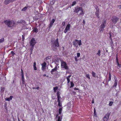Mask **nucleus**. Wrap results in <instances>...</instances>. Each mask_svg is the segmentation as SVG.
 I'll return each mask as SVG.
<instances>
[{
  "label": "nucleus",
  "mask_w": 121,
  "mask_h": 121,
  "mask_svg": "<svg viewBox=\"0 0 121 121\" xmlns=\"http://www.w3.org/2000/svg\"><path fill=\"white\" fill-rule=\"evenodd\" d=\"M28 7H25L22 9V11H25L28 8Z\"/></svg>",
  "instance_id": "24"
},
{
  "label": "nucleus",
  "mask_w": 121,
  "mask_h": 121,
  "mask_svg": "<svg viewBox=\"0 0 121 121\" xmlns=\"http://www.w3.org/2000/svg\"><path fill=\"white\" fill-rule=\"evenodd\" d=\"M55 20L54 19H52L51 21L50 22V24H49V27H52L53 23L55 22Z\"/></svg>",
  "instance_id": "14"
},
{
  "label": "nucleus",
  "mask_w": 121,
  "mask_h": 121,
  "mask_svg": "<svg viewBox=\"0 0 121 121\" xmlns=\"http://www.w3.org/2000/svg\"><path fill=\"white\" fill-rule=\"evenodd\" d=\"M57 101L58 102H60V99L57 98Z\"/></svg>",
  "instance_id": "54"
},
{
  "label": "nucleus",
  "mask_w": 121,
  "mask_h": 121,
  "mask_svg": "<svg viewBox=\"0 0 121 121\" xmlns=\"http://www.w3.org/2000/svg\"><path fill=\"white\" fill-rule=\"evenodd\" d=\"M116 62L117 63V65L119 67H121V65L119 64L118 60L117 58V56L116 57Z\"/></svg>",
  "instance_id": "19"
},
{
  "label": "nucleus",
  "mask_w": 121,
  "mask_h": 121,
  "mask_svg": "<svg viewBox=\"0 0 121 121\" xmlns=\"http://www.w3.org/2000/svg\"><path fill=\"white\" fill-rule=\"evenodd\" d=\"M80 11L81 12L79 13V15H82L84 14L83 10L82 9V8L81 7L76 8L74 12L76 13H77Z\"/></svg>",
  "instance_id": "3"
},
{
  "label": "nucleus",
  "mask_w": 121,
  "mask_h": 121,
  "mask_svg": "<svg viewBox=\"0 0 121 121\" xmlns=\"http://www.w3.org/2000/svg\"><path fill=\"white\" fill-rule=\"evenodd\" d=\"M85 21L84 20H83V25H84L85 24Z\"/></svg>",
  "instance_id": "55"
},
{
  "label": "nucleus",
  "mask_w": 121,
  "mask_h": 121,
  "mask_svg": "<svg viewBox=\"0 0 121 121\" xmlns=\"http://www.w3.org/2000/svg\"><path fill=\"white\" fill-rule=\"evenodd\" d=\"M58 114H57L56 116V117H57L58 116Z\"/></svg>",
  "instance_id": "63"
},
{
  "label": "nucleus",
  "mask_w": 121,
  "mask_h": 121,
  "mask_svg": "<svg viewBox=\"0 0 121 121\" xmlns=\"http://www.w3.org/2000/svg\"><path fill=\"white\" fill-rule=\"evenodd\" d=\"M6 100L8 101H10V99L9 98H7L5 99Z\"/></svg>",
  "instance_id": "50"
},
{
  "label": "nucleus",
  "mask_w": 121,
  "mask_h": 121,
  "mask_svg": "<svg viewBox=\"0 0 121 121\" xmlns=\"http://www.w3.org/2000/svg\"><path fill=\"white\" fill-rule=\"evenodd\" d=\"M46 76V74H44L43 75L44 76Z\"/></svg>",
  "instance_id": "64"
},
{
  "label": "nucleus",
  "mask_w": 121,
  "mask_h": 121,
  "mask_svg": "<svg viewBox=\"0 0 121 121\" xmlns=\"http://www.w3.org/2000/svg\"><path fill=\"white\" fill-rule=\"evenodd\" d=\"M4 23L8 27H11L13 26L15 24L13 21L7 20L4 21Z\"/></svg>",
  "instance_id": "1"
},
{
  "label": "nucleus",
  "mask_w": 121,
  "mask_h": 121,
  "mask_svg": "<svg viewBox=\"0 0 121 121\" xmlns=\"http://www.w3.org/2000/svg\"><path fill=\"white\" fill-rule=\"evenodd\" d=\"M73 45H74L75 46H76V45L77 44V43L75 41V42H73Z\"/></svg>",
  "instance_id": "42"
},
{
  "label": "nucleus",
  "mask_w": 121,
  "mask_h": 121,
  "mask_svg": "<svg viewBox=\"0 0 121 121\" xmlns=\"http://www.w3.org/2000/svg\"><path fill=\"white\" fill-rule=\"evenodd\" d=\"M51 58V56H48V57H47L46 58H45L44 59V60L46 61L47 62H48V60H49Z\"/></svg>",
  "instance_id": "15"
},
{
  "label": "nucleus",
  "mask_w": 121,
  "mask_h": 121,
  "mask_svg": "<svg viewBox=\"0 0 121 121\" xmlns=\"http://www.w3.org/2000/svg\"><path fill=\"white\" fill-rule=\"evenodd\" d=\"M61 67L62 68H64L67 70L69 69V67L65 62L62 60L61 62Z\"/></svg>",
  "instance_id": "2"
},
{
  "label": "nucleus",
  "mask_w": 121,
  "mask_h": 121,
  "mask_svg": "<svg viewBox=\"0 0 121 121\" xmlns=\"http://www.w3.org/2000/svg\"><path fill=\"white\" fill-rule=\"evenodd\" d=\"M62 110V108H60L59 109V114H60L61 113V112Z\"/></svg>",
  "instance_id": "30"
},
{
  "label": "nucleus",
  "mask_w": 121,
  "mask_h": 121,
  "mask_svg": "<svg viewBox=\"0 0 121 121\" xmlns=\"http://www.w3.org/2000/svg\"><path fill=\"white\" fill-rule=\"evenodd\" d=\"M46 63L45 62H44L43 63L41 64L42 67L41 68L42 70L44 71L46 69Z\"/></svg>",
  "instance_id": "7"
},
{
  "label": "nucleus",
  "mask_w": 121,
  "mask_h": 121,
  "mask_svg": "<svg viewBox=\"0 0 121 121\" xmlns=\"http://www.w3.org/2000/svg\"><path fill=\"white\" fill-rule=\"evenodd\" d=\"M99 27V30L101 32H103V31L104 30V28L105 27L101 25Z\"/></svg>",
  "instance_id": "13"
},
{
  "label": "nucleus",
  "mask_w": 121,
  "mask_h": 121,
  "mask_svg": "<svg viewBox=\"0 0 121 121\" xmlns=\"http://www.w3.org/2000/svg\"><path fill=\"white\" fill-rule=\"evenodd\" d=\"M60 96H57V98L60 99Z\"/></svg>",
  "instance_id": "56"
},
{
  "label": "nucleus",
  "mask_w": 121,
  "mask_h": 121,
  "mask_svg": "<svg viewBox=\"0 0 121 121\" xmlns=\"http://www.w3.org/2000/svg\"><path fill=\"white\" fill-rule=\"evenodd\" d=\"M74 59H75V60L76 61H78V58H77V57H76V56H75L74 57Z\"/></svg>",
  "instance_id": "43"
},
{
  "label": "nucleus",
  "mask_w": 121,
  "mask_h": 121,
  "mask_svg": "<svg viewBox=\"0 0 121 121\" xmlns=\"http://www.w3.org/2000/svg\"><path fill=\"white\" fill-rule=\"evenodd\" d=\"M33 31L36 33H37L38 32V29L36 27H34L33 29Z\"/></svg>",
  "instance_id": "20"
},
{
  "label": "nucleus",
  "mask_w": 121,
  "mask_h": 121,
  "mask_svg": "<svg viewBox=\"0 0 121 121\" xmlns=\"http://www.w3.org/2000/svg\"><path fill=\"white\" fill-rule=\"evenodd\" d=\"M15 0H5L4 2L5 4L7 5L10 3L13 2Z\"/></svg>",
  "instance_id": "10"
},
{
  "label": "nucleus",
  "mask_w": 121,
  "mask_h": 121,
  "mask_svg": "<svg viewBox=\"0 0 121 121\" xmlns=\"http://www.w3.org/2000/svg\"><path fill=\"white\" fill-rule=\"evenodd\" d=\"M13 97V96H10V97H9V99H10V100H12V98Z\"/></svg>",
  "instance_id": "52"
},
{
  "label": "nucleus",
  "mask_w": 121,
  "mask_h": 121,
  "mask_svg": "<svg viewBox=\"0 0 121 121\" xmlns=\"http://www.w3.org/2000/svg\"><path fill=\"white\" fill-rule=\"evenodd\" d=\"M39 87H38L36 88V89H37V90H38L39 89Z\"/></svg>",
  "instance_id": "59"
},
{
  "label": "nucleus",
  "mask_w": 121,
  "mask_h": 121,
  "mask_svg": "<svg viewBox=\"0 0 121 121\" xmlns=\"http://www.w3.org/2000/svg\"><path fill=\"white\" fill-rule=\"evenodd\" d=\"M106 20H104L103 22V23L101 24V25L105 27L106 26Z\"/></svg>",
  "instance_id": "21"
},
{
  "label": "nucleus",
  "mask_w": 121,
  "mask_h": 121,
  "mask_svg": "<svg viewBox=\"0 0 121 121\" xmlns=\"http://www.w3.org/2000/svg\"><path fill=\"white\" fill-rule=\"evenodd\" d=\"M86 77L87 78H89V79H90V78L89 76V75L88 74H86Z\"/></svg>",
  "instance_id": "40"
},
{
  "label": "nucleus",
  "mask_w": 121,
  "mask_h": 121,
  "mask_svg": "<svg viewBox=\"0 0 121 121\" xmlns=\"http://www.w3.org/2000/svg\"><path fill=\"white\" fill-rule=\"evenodd\" d=\"M74 89L75 90H78L79 89L78 88H76L75 87Z\"/></svg>",
  "instance_id": "60"
},
{
  "label": "nucleus",
  "mask_w": 121,
  "mask_h": 121,
  "mask_svg": "<svg viewBox=\"0 0 121 121\" xmlns=\"http://www.w3.org/2000/svg\"><path fill=\"white\" fill-rule=\"evenodd\" d=\"M113 103V102L112 101L110 102L109 104V105L110 106H112Z\"/></svg>",
  "instance_id": "35"
},
{
  "label": "nucleus",
  "mask_w": 121,
  "mask_h": 121,
  "mask_svg": "<svg viewBox=\"0 0 121 121\" xmlns=\"http://www.w3.org/2000/svg\"><path fill=\"white\" fill-rule=\"evenodd\" d=\"M1 91L2 92H3L5 90V88L4 87H1Z\"/></svg>",
  "instance_id": "29"
},
{
  "label": "nucleus",
  "mask_w": 121,
  "mask_h": 121,
  "mask_svg": "<svg viewBox=\"0 0 121 121\" xmlns=\"http://www.w3.org/2000/svg\"><path fill=\"white\" fill-rule=\"evenodd\" d=\"M110 116V113H107L105 114L103 118V120L104 121H107L108 119Z\"/></svg>",
  "instance_id": "6"
},
{
  "label": "nucleus",
  "mask_w": 121,
  "mask_h": 121,
  "mask_svg": "<svg viewBox=\"0 0 121 121\" xmlns=\"http://www.w3.org/2000/svg\"><path fill=\"white\" fill-rule=\"evenodd\" d=\"M65 23L64 22H63L62 23L61 25L62 26H64L65 25Z\"/></svg>",
  "instance_id": "44"
},
{
  "label": "nucleus",
  "mask_w": 121,
  "mask_h": 121,
  "mask_svg": "<svg viewBox=\"0 0 121 121\" xmlns=\"http://www.w3.org/2000/svg\"><path fill=\"white\" fill-rule=\"evenodd\" d=\"M4 38H2L0 39V43H2L4 42Z\"/></svg>",
  "instance_id": "27"
},
{
  "label": "nucleus",
  "mask_w": 121,
  "mask_h": 121,
  "mask_svg": "<svg viewBox=\"0 0 121 121\" xmlns=\"http://www.w3.org/2000/svg\"><path fill=\"white\" fill-rule=\"evenodd\" d=\"M99 10H97L95 13L96 15V16L98 17V18H99L100 17L99 16Z\"/></svg>",
  "instance_id": "16"
},
{
  "label": "nucleus",
  "mask_w": 121,
  "mask_h": 121,
  "mask_svg": "<svg viewBox=\"0 0 121 121\" xmlns=\"http://www.w3.org/2000/svg\"><path fill=\"white\" fill-rule=\"evenodd\" d=\"M111 40V42H110V43L111 45H113V41L112 40V39H110Z\"/></svg>",
  "instance_id": "47"
},
{
  "label": "nucleus",
  "mask_w": 121,
  "mask_h": 121,
  "mask_svg": "<svg viewBox=\"0 0 121 121\" xmlns=\"http://www.w3.org/2000/svg\"><path fill=\"white\" fill-rule=\"evenodd\" d=\"M22 40L24 41L25 39V35H22Z\"/></svg>",
  "instance_id": "37"
},
{
  "label": "nucleus",
  "mask_w": 121,
  "mask_h": 121,
  "mask_svg": "<svg viewBox=\"0 0 121 121\" xmlns=\"http://www.w3.org/2000/svg\"><path fill=\"white\" fill-rule=\"evenodd\" d=\"M74 86V84L73 83V82H71L70 87H73V86Z\"/></svg>",
  "instance_id": "33"
},
{
  "label": "nucleus",
  "mask_w": 121,
  "mask_h": 121,
  "mask_svg": "<svg viewBox=\"0 0 121 121\" xmlns=\"http://www.w3.org/2000/svg\"><path fill=\"white\" fill-rule=\"evenodd\" d=\"M117 83H114L113 85V87H116V86L117 85Z\"/></svg>",
  "instance_id": "38"
},
{
  "label": "nucleus",
  "mask_w": 121,
  "mask_h": 121,
  "mask_svg": "<svg viewBox=\"0 0 121 121\" xmlns=\"http://www.w3.org/2000/svg\"><path fill=\"white\" fill-rule=\"evenodd\" d=\"M36 43V41L35 39L33 38L31 39L30 42V44L31 46V48L33 49L35 44Z\"/></svg>",
  "instance_id": "5"
},
{
  "label": "nucleus",
  "mask_w": 121,
  "mask_h": 121,
  "mask_svg": "<svg viewBox=\"0 0 121 121\" xmlns=\"http://www.w3.org/2000/svg\"><path fill=\"white\" fill-rule=\"evenodd\" d=\"M117 79L115 80L114 81V83H117Z\"/></svg>",
  "instance_id": "53"
},
{
  "label": "nucleus",
  "mask_w": 121,
  "mask_h": 121,
  "mask_svg": "<svg viewBox=\"0 0 121 121\" xmlns=\"http://www.w3.org/2000/svg\"><path fill=\"white\" fill-rule=\"evenodd\" d=\"M66 79H67V83L68 84L70 82L69 78H68V77H67Z\"/></svg>",
  "instance_id": "36"
},
{
  "label": "nucleus",
  "mask_w": 121,
  "mask_h": 121,
  "mask_svg": "<svg viewBox=\"0 0 121 121\" xmlns=\"http://www.w3.org/2000/svg\"><path fill=\"white\" fill-rule=\"evenodd\" d=\"M49 25H48V31H49L50 30V28H51L52 27H49Z\"/></svg>",
  "instance_id": "51"
},
{
  "label": "nucleus",
  "mask_w": 121,
  "mask_h": 121,
  "mask_svg": "<svg viewBox=\"0 0 121 121\" xmlns=\"http://www.w3.org/2000/svg\"><path fill=\"white\" fill-rule=\"evenodd\" d=\"M91 73L93 77H95L96 76V73L92 71Z\"/></svg>",
  "instance_id": "26"
},
{
  "label": "nucleus",
  "mask_w": 121,
  "mask_h": 121,
  "mask_svg": "<svg viewBox=\"0 0 121 121\" xmlns=\"http://www.w3.org/2000/svg\"><path fill=\"white\" fill-rule=\"evenodd\" d=\"M57 70V66H56L55 68L54 69H52L51 71V73L52 74H54V72H55Z\"/></svg>",
  "instance_id": "11"
},
{
  "label": "nucleus",
  "mask_w": 121,
  "mask_h": 121,
  "mask_svg": "<svg viewBox=\"0 0 121 121\" xmlns=\"http://www.w3.org/2000/svg\"><path fill=\"white\" fill-rule=\"evenodd\" d=\"M21 73H22V74H21V76L22 75V74L24 75V74H23V70H22V69H21Z\"/></svg>",
  "instance_id": "49"
},
{
  "label": "nucleus",
  "mask_w": 121,
  "mask_h": 121,
  "mask_svg": "<svg viewBox=\"0 0 121 121\" xmlns=\"http://www.w3.org/2000/svg\"><path fill=\"white\" fill-rule=\"evenodd\" d=\"M71 75H70L69 76H68L67 77H68V78H69L71 77Z\"/></svg>",
  "instance_id": "58"
},
{
  "label": "nucleus",
  "mask_w": 121,
  "mask_h": 121,
  "mask_svg": "<svg viewBox=\"0 0 121 121\" xmlns=\"http://www.w3.org/2000/svg\"><path fill=\"white\" fill-rule=\"evenodd\" d=\"M57 96H60V92H59V91H57Z\"/></svg>",
  "instance_id": "39"
},
{
  "label": "nucleus",
  "mask_w": 121,
  "mask_h": 121,
  "mask_svg": "<svg viewBox=\"0 0 121 121\" xmlns=\"http://www.w3.org/2000/svg\"><path fill=\"white\" fill-rule=\"evenodd\" d=\"M58 87L56 86L55 87H54L53 88V90H54V92L56 93V90H57L58 89Z\"/></svg>",
  "instance_id": "23"
},
{
  "label": "nucleus",
  "mask_w": 121,
  "mask_h": 121,
  "mask_svg": "<svg viewBox=\"0 0 121 121\" xmlns=\"http://www.w3.org/2000/svg\"><path fill=\"white\" fill-rule=\"evenodd\" d=\"M80 53H77V56L78 57H79L80 56Z\"/></svg>",
  "instance_id": "45"
},
{
  "label": "nucleus",
  "mask_w": 121,
  "mask_h": 121,
  "mask_svg": "<svg viewBox=\"0 0 121 121\" xmlns=\"http://www.w3.org/2000/svg\"><path fill=\"white\" fill-rule=\"evenodd\" d=\"M57 47V46L52 44V48L54 51H56Z\"/></svg>",
  "instance_id": "12"
},
{
  "label": "nucleus",
  "mask_w": 121,
  "mask_h": 121,
  "mask_svg": "<svg viewBox=\"0 0 121 121\" xmlns=\"http://www.w3.org/2000/svg\"><path fill=\"white\" fill-rule=\"evenodd\" d=\"M52 44L56 46L57 47H59V45L58 41V39H57Z\"/></svg>",
  "instance_id": "8"
},
{
  "label": "nucleus",
  "mask_w": 121,
  "mask_h": 121,
  "mask_svg": "<svg viewBox=\"0 0 121 121\" xmlns=\"http://www.w3.org/2000/svg\"><path fill=\"white\" fill-rule=\"evenodd\" d=\"M101 50H99L98 52L97 53L96 55H98L99 56H100V55Z\"/></svg>",
  "instance_id": "25"
},
{
  "label": "nucleus",
  "mask_w": 121,
  "mask_h": 121,
  "mask_svg": "<svg viewBox=\"0 0 121 121\" xmlns=\"http://www.w3.org/2000/svg\"><path fill=\"white\" fill-rule=\"evenodd\" d=\"M36 63L35 62L34 63L33 65V68H34V70H37V68L36 67Z\"/></svg>",
  "instance_id": "22"
},
{
  "label": "nucleus",
  "mask_w": 121,
  "mask_h": 121,
  "mask_svg": "<svg viewBox=\"0 0 121 121\" xmlns=\"http://www.w3.org/2000/svg\"><path fill=\"white\" fill-rule=\"evenodd\" d=\"M22 83L23 84H24L25 83V82L24 80V75L22 74Z\"/></svg>",
  "instance_id": "17"
},
{
  "label": "nucleus",
  "mask_w": 121,
  "mask_h": 121,
  "mask_svg": "<svg viewBox=\"0 0 121 121\" xmlns=\"http://www.w3.org/2000/svg\"><path fill=\"white\" fill-rule=\"evenodd\" d=\"M96 110L94 108V116L96 115Z\"/></svg>",
  "instance_id": "41"
},
{
  "label": "nucleus",
  "mask_w": 121,
  "mask_h": 121,
  "mask_svg": "<svg viewBox=\"0 0 121 121\" xmlns=\"http://www.w3.org/2000/svg\"><path fill=\"white\" fill-rule=\"evenodd\" d=\"M119 19L116 16H113L111 19V22H112L114 24H115L118 21Z\"/></svg>",
  "instance_id": "4"
},
{
  "label": "nucleus",
  "mask_w": 121,
  "mask_h": 121,
  "mask_svg": "<svg viewBox=\"0 0 121 121\" xmlns=\"http://www.w3.org/2000/svg\"><path fill=\"white\" fill-rule=\"evenodd\" d=\"M18 121H20V119L18 117Z\"/></svg>",
  "instance_id": "62"
},
{
  "label": "nucleus",
  "mask_w": 121,
  "mask_h": 121,
  "mask_svg": "<svg viewBox=\"0 0 121 121\" xmlns=\"http://www.w3.org/2000/svg\"><path fill=\"white\" fill-rule=\"evenodd\" d=\"M109 34L110 35L109 38H110V39H112V35H111V33H109Z\"/></svg>",
  "instance_id": "48"
},
{
  "label": "nucleus",
  "mask_w": 121,
  "mask_h": 121,
  "mask_svg": "<svg viewBox=\"0 0 121 121\" xmlns=\"http://www.w3.org/2000/svg\"><path fill=\"white\" fill-rule=\"evenodd\" d=\"M109 78L108 79V81H109L111 79V74L110 73H109Z\"/></svg>",
  "instance_id": "31"
},
{
  "label": "nucleus",
  "mask_w": 121,
  "mask_h": 121,
  "mask_svg": "<svg viewBox=\"0 0 121 121\" xmlns=\"http://www.w3.org/2000/svg\"><path fill=\"white\" fill-rule=\"evenodd\" d=\"M62 119V117H59L58 118V119L57 121H61V120Z\"/></svg>",
  "instance_id": "32"
},
{
  "label": "nucleus",
  "mask_w": 121,
  "mask_h": 121,
  "mask_svg": "<svg viewBox=\"0 0 121 121\" xmlns=\"http://www.w3.org/2000/svg\"><path fill=\"white\" fill-rule=\"evenodd\" d=\"M11 53L12 54V56H14V55L15 54V53H14L13 51L11 52Z\"/></svg>",
  "instance_id": "46"
},
{
  "label": "nucleus",
  "mask_w": 121,
  "mask_h": 121,
  "mask_svg": "<svg viewBox=\"0 0 121 121\" xmlns=\"http://www.w3.org/2000/svg\"><path fill=\"white\" fill-rule=\"evenodd\" d=\"M116 79H117V78L116 77H114V80H116Z\"/></svg>",
  "instance_id": "61"
},
{
  "label": "nucleus",
  "mask_w": 121,
  "mask_h": 121,
  "mask_svg": "<svg viewBox=\"0 0 121 121\" xmlns=\"http://www.w3.org/2000/svg\"><path fill=\"white\" fill-rule=\"evenodd\" d=\"M75 41L76 42H77V43H78V45H79V46H80L82 44V41L81 40H80L78 41V40L75 39Z\"/></svg>",
  "instance_id": "18"
},
{
  "label": "nucleus",
  "mask_w": 121,
  "mask_h": 121,
  "mask_svg": "<svg viewBox=\"0 0 121 121\" xmlns=\"http://www.w3.org/2000/svg\"><path fill=\"white\" fill-rule=\"evenodd\" d=\"M58 106L60 107H61L62 106V105L60 102H58Z\"/></svg>",
  "instance_id": "28"
},
{
  "label": "nucleus",
  "mask_w": 121,
  "mask_h": 121,
  "mask_svg": "<svg viewBox=\"0 0 121 121\" xmlns=\"http://www.w3.org/2000/svg\"><path fill=\"white\" fill-rule=\"evenodd\" d=\"M70 26V24H68L67 25L64 31L65 33H66L67 30H69Z\"/></svg>",
  "instance_id": "9"
},
{
  "label": "nucleus",
  "mask_w": 121,
  "mask_h": 121,
  "mask_svg": "<svg viewBox=\"0 0 121 121\" xmlns=\"http://www.w3.org/2000/svg\"><path fill=\"white\" fill-rule=\"evenodd\" d=\"M76 1H73L72 3V6H74V5H75L76 4Z\"/></svg>",
  "instance_id": "34"
},
{
  "label": "nucleus",
  "mask_w": 121,
  "mask_h": 121,
  "mask_svg": "<svg viewBox=\"0 0 121 121\" xmlns=\"http://www.w3.org/2000/svg\"><path fill=\"white\" fill-rule=\"evenodd\" d=\"M121 5L120 6H119V8L120 9H121Z\"/></svg>",
  "instance_id": "57"
}]
</instances>
